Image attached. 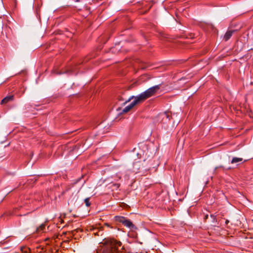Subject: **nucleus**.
<instances>
[{
	"label": "nucleus",
	"mask_w": 253,
	"mask_h": 253,
	"mask_svg": "<svg viewBox=\"0 0 253 253\" xmlns=\"http://www.w3.org/2000/svg\"><path fill=\"white\" fill-rule=\"evenodd\" d=\"M115 220L118 222H120L121 223H122L123 224L124 222H125L126 220V219L123 216H116L115 217Z\"/></svg>",
	"instance_id": "423d86ee"
},
{
	"label": "nucleus",
	"mask_w": 253,
	"mask_h": 253,
	"mask_svg": "<svg viewBox=\"0 0 253 253\" xmlns=\"http://www.w3.org/2000/svg\"><path fill=\"white\" fill-rule=\"evenodd\" d=\"M44 228V225L42 224L39 228L37 229L38 231H41L43 230V228Z\"/></svg>",
	"instance_id": "1a4fd4ad"
},
{
	"label": "nucleus",
	"mask_w": 253,
	"mask_h": 253,
	"mask_svg": "<svg viewBox=\"0 0 253 253\" xmlns=\"http://www.w3.org/2000/svg\"><path fill=\"white\" fill-rule=\"evenodd\" d=\"M242 160H243L242 158L235 157L232 159V160L231 161V163L233 164V163L240 162L242 161Z\"/></svg>",
	"instance_id": "0eeeda50"
},
{
	"label": "nucleus",
	"mask_w": 253,
	"mask_h": 253,
	"mask_svg": "<svg viewBox=\"0 0 253 253\" xmlns=\"http://www.w3.org/2000/svg\"><path fill=\"white\" fill-rule=\"evenodd\" d=\"M117 187H119L118 184H117Z\"/></svg>",
	"instance_id": "9d476101"
},
{
	"label": "nucleus",
	"mask_w": 253,
	"mask_h": 253,
	"mask_svg": "<svg viewBox=\"0 0 253 253\" xmlns=\"http://www.w3.org/2000/svg\"><path fill=\"white\" fill-rule=\"evenodd\" d=\"M124 225L129 228H133L134 227V225L132 224L131 221L128 219L126 220Z\"/></svg>",
	"instance_id": "20e7f679"
},
{
	"label": "nucleus",
	"mask_w": 253,
	"mask_h": 253,
	"mask_svg": "<svg viewBox=\"0 0 253 253\" xmlns=\"http://www.w3.org/2000/svg\"><path fill=\"white\" fill-rule=\"evenodd\" d=\"M84 203L87 207H89L90 205V203L89 202V198L85 199Z\"/></svg>",
	"instance_id": "6e6552de"
},
{
	"label": "nucleus",
	"mask_w": 253,
	"mask_h": 253,
	"mask_svg": "<svg viewBox=\"0 0 253 253\" xmlns=\"http://www.w3.org/2000/svg\"><path fill=\"white\" fill-rule=\"evenodd\" d=\"M133 99V101L127 106H126L123 110V113H126L129 112L131 109H132L136 105L139 103L140 102L138 101L136 97L135 96H132L128 100H127L124 104H126L129 102L131 100Z\"/></svg>",
	"instance_id": "f03ea898"
},
{
	"label": "nucleus",
	"mask_w": 253,
	"mask_h": 253,
	"mask_svg": "<svg viewBox=\"0 0 253 253\" xmlns=\"http://www.w3.org/2000/svg\"><path fill=\"white\" fill-rule=\"evenodd\" d=\"M14 96L13 95H9L8 96H6L5 98H4L1 101V104H6L7 102L9 101H11L13 100Z\"/></svg>",
	"instance_id": "7ed1b4c3"
},
{
	"label": "nucleus",
	"mask_w": 253,
	"mask_h": 253,
	"mask_svg": "<svg viewBox=\"0 0 253 253\" xmlns=\"http://www.w3.org/2000/svg\"><path fill=\"white\" fill-rule=\"evenodd\" d=\"M232 34H233V32L232 31H228V32H227L225 33V34L224 35V38H223L224 40L225 41H228L231 38V37L232 36Z\"/></svg>",
	"instance_id": "39448f33"
},
{
	"label": "nucleus",
	"mask_w": 253,
	"mask_h": 253,
	"mask_svg": "<svg viewBox=\"0 0 253 253\" xmlns=\"http://www.w3.org/2000/svg\"><path fill=\"white\" fill-rule=\"evenodd\" d=\"M160 88V85H155L148 88L139 95L135 96L140 103L154 95Z\"/></svg>",
	"instance_id": "f257e3e1"
}]
</instances>
